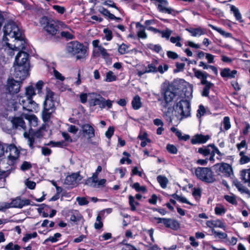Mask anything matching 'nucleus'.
<instances>
[{
    "label": "nucleus",
    "mask_w": 250,
    "mask_h": 250,
    "mask_svg": "<svg viewBox=\"0 0 250 250\" xmlns=\"http://www.w3.org/2000/svg\"><path fill=\"white\" fill-rule=\"evenodd\" d=\"M36 93L33 86L26 88L25 93L22 96H16L9 94L7 95L8 104L14 108V111L22 109L30 112L37 111L38 109V104L34 102L32 97Z\"/></svg>",
    "instance_id": "f257e3e1"
},
{
    "label": "nucleus",
    "mask_w": 250,
    "mask_h": 250,
    "mask_svg": "<svg viewBox=\"0 0 250 250\" xmlns=\"http://www.w3.org/2000/svg\"><path fill=\"white\" fill-rule=\"evenodd\" d=\"M5 151L9 154L7 157L0 161V179L8 176L13 172L19 161L20 151L14 145L10 144Z\"/></svg>",
    "instance_id": "f03ea898"
},
{
    "label": "nucleus",
    "mask_w": 250,
    "mask_h": 250,
    "mask_svg": "<svg viewBox=\"0 0 250 250\" xmlns=\"http://www.w3.org/2000/svg\"><path fill=\"white\" fill-rule=\"evenodd\" d=\"M3 32L4 36L3 40L4 41L8 40L7 37V36L11 38H15V40L21 41V45L17 47L15 45L13 46L9 43L5 42L6 46L10 50L9 54L10 56H13L14 54L13 52L14 50H19L25 49V41H23V32L15 22L11 21L6 24L3 28Z\"/></svg>",
    "instance_id": "7ed1b4c3"
},
{
    "label": "nucleus",
    "mask_w": 250,
    "mask_h": 250,
    "mask_svg": "<svg viewBox=\"0 0 250 250\" xmlns=\"http://www.w3.org/2000/svg\"><path fill=\"white\" fill-rule=\"evenodd\" d=\"M28 57V54L24 51L20 52L15 57L14 75L21 81L24 80L28 75L29 69Z\"/></svg>",
    "instance_id": "20e7f679"
},
{
    "label": "nucleus",
    "mask_w": 250,
    "mask_h": 250,
    "mask_svg": "<svg viewBox=\"0 0 250 250\" xmlns=\"http://www.w3.org/2000/svg\"><path fill=\"white\" fill-rule=\"evenodd\" d=\"M161 93L163 96L164 101L162 103L163 112L166 120L170 123L172 122L171 106L172 102V83L165 81L161 85Z\"/></svg>",
    "instance_id": "39448f33"
},
{
    "label": "nucleus",
    "mask_w": 250,
    "mask_h": 250,
    "mask_svg": "<svg viewBox=\"0 0 250 250\" xmlns=\"http://www.w3.org/2000/svg\"><path fill=\"white\" fill-rule=\"evenodd\" d=\"M185 96H181L177 98L176 103L173 105V112L178 119L182 120L191 116V106L190 101Z\"/></svg>",
    "instance_id": "423d86ee"
},
{
    "label": "nucleus",
    "mask_w": 250,
    "mask_h": 250,
    "mask_svg": "<svg viewBox=\"0 0 250 250\" xmlns=\"http://www.w3.org/2000/svg\"><path fill=\"white\" fill-rule=\"evenodd\" d=\"M193 87L183 79H175L173 81V98L176 95L185 96L188 99L192 98Z\"/></svg>",
    "instance_id": "0eeeda50"
},
{
    "label": "nucleus",
    "mask_w": 250,
    "mask_h": 250,
    "mask_svg": "<svg viewBox=\"0 0 250 250\" xmlns=\"http://www.w3.org/2000/svg\"><path fill=\"white\" fill-rule=\"evenodd\" d=\"M46 90L45 99L43 104V110L42 113V119L45 122H47L50 119L51 114L55 109L54 101V93L49 88H46Z\"/></svg>",
    "instance_id": "6e6552de"
},
{
    "label": "nucleus",
    "mask_w": 250,
    "mask_h": 250,
    "mask_svg": "<svg viewBox=\"0 0 250 250\" xmlns=\"http://www.w3.org/2000/svg\"><path fill=\"white\" fill-rule=\"evenodd\" d=\"M65 49L67 53L71 56H74L77 55V60L83 58L86 55V49L83 44L78 41H71L68 42Z\"/></svg>",
    "instance_id": "1a4fd4ad"
},
{
    "label": "nucleus",
    "mask_w": 250,
    "mask_h": 250,
    "mask_svg": "<svg viewBox=\"0 0 250 250\" xmlns=\"http://www.w3.org/2000/svg\"><path fill=\"white\" fill-rule=\"evenodd\" d=\"M195 174L198 179L206 183H213L216 181L215 176L210 167H198L195 170Z\"/></svg>",
    "instance_id": "9d476101"
},
{
    "label": "nucleus",
    "mask_w": 250,
    "mask_h": 250,
    "mask_svg": "<svg viewBox=\"0 0 250 250\" xmlns=\"http://www.w3.org/2000/svg\"><path fill=\"white\" fill-rule=\"evenodd\" d=\"M40 22L42 25H44L43 28L48 35L54 36L59 34V27L55 21L43 16L41 18Z\"/></svg>",
    "instance_id": "9b49d317"
},
{
    "label": "nucleus",
    "mask_w": 250,
    "mask_h": 250,
    "mask_svg": "<svg viewBox=\"0 0 250 250\" xmlns=\"http://www.w3.org/2000/svg\"><path fill=\"white\" fill-rule=\"evenodd\" d=\"M21 84L18 81H15L14 79H8L7 81V83L6 85V90L8 91L9 93L5 94V99L3 101V104L5 106H6L7 110H14V108L9 106L8 104V99L7 95L11 94V95H14V94L18 93L20 90Z\"/></svg>",
    "instance_id": "f8f14e48"
},
{
    "label": "nucleus",
    "mask_w": 250,
    "mask_h": 250,
    "mask_svg": "<svg viewBox=\"0 0 250 250\" xmlns=\"http://www.w3.org/2000/svg\"><path fill=\"white\" fill-rule=\"evenodd\" d=\"M82 179V177L79 172L73 173L70 175L67 176L64 181V184L71 188L76 187Z\"/></svg>",
    "instance_id": "ddd939ff"
},
{
    "label": "nucleus",
    "mask_w": 250,
    "mask_h": 250,
    "mask_svg": "<svg viewBox=\"0 0 250 250\" xmlns=\"http://www.w3.org/2000/svg\"><path fill=\"white\" fill-rule=\"evenodd\" d=\"M214 167L216 172H221L227 177L230 176L232 172V167L227 163L216 164Z\"/></svg>",
    "instance_id": "4468645a"
},
{
    "label": "nucleus",
    "mask_w": 250,
    "mask_h": 250,
    "mask_svg": "<svg viewBox=\"0 0 250 250\" xmlns=\"http://www.w3.org/2000/svg\"><path fill=\"white\" fill-rule=\"evenodd\" d=\"M9 204L10 208H21L24 206L29 205L30 201L29 199L22 200L20 197H17L13 199Z\"/></svg>",
    "instance_id": "2eb2a0df"
},
{
    "label": "nucleus",
    "mask_w": 250,
    "mask_h": 250,
    "mask_svg": "<svg viewBox=\"0 0 250 250\" xmlns=\"http://www.w3.org/2000/svg\"><path fill=\"white\" fill-rule=\"evenodd\" d=\"M210 139L208 135H204L202 134H196L191 139L192 145L205 144Z\"/></svg>",
    "instance_id": "dca6fc26"
},
{
    "label": "nucleus",
    "mask_w": 250,
    "mask_h": 250,
    "mask_svg": "<svg viewBox=\"0 0 250 250\" xmlns=\"http://www.w3.org/2000/svg\"><path fill=\"white\" fill-rule=\"evenodd\" d=\"M13 127L19 130H26V125L25 122L21 117H14L11 121Z\"/></svg>",
    "instance_id": "f3484780"
},
{
    "label": "nucleus",
    "mask_w": 250,
    "mask_h": 250,
    "mask_svg": "<svg viewBox=\"0 0 250 250\" xmlns=\"http://www.w3.org/2000/svg\"><path fill=\"white\" fill-rule=\"evenodd\" d=\"M192 71L194 73V76L198 79L200 80L201 84L207 81L208 77H210L211 76L207 73L206 71H203L200 70H198L196 68H193Z\"/></svg>",
    "instance_id": "a211bd4d"
},
{
    "label": "nucleus",
    "mask_w": 250,
    "mask_h": 250,
    "mask_svg": "<svg viewBox=\"0 0 250 250\" xmlns=\"http://www.w3.org/2000/svg\"><path fill=\"white\" fill-rule=\"evenodd\" d=\"M83 134L86 135L89 139L93 138L95 136V130L89 124H85L81 126Z\"/></svg>",
    "instance_id": "6ab92c4d"
},
{
    "label": "nucleus",
    "mask_w": 250,
    "mask_h": 250,
    "mask_svg": "<svg viewBox=\"0 0 250 250\" xmlns=\"http://www.w3.org/2000/svg\"><path fill=\"white\" fill-rule=\"evenodd\" d=\"M237 71L236 70H231L229 68H225L220 72L221 76L222 78H227L229 79L234 78Z\"/></svg>",
    "instance_id": "aec40b11"
},
{
    "label": "nucleus",
    "mask_w": 250,
    "mask_h": 250,
    "mask_svg": "<svg viewBox=\"0 0 250 250\" xmlns=\"http://www.w3.org/2000/svg\"><path fill=\"white\" fill-rule=\"evenodd\" d=\"M207 226L210 228H219L225 229L226 226L220 219L216 220H208L206 222Z\"/></svg>",
    "instance_id": "412c9836"
},
{
    "label": "nucleus",
    "mask_w": 250,
    "mask_h": 250,
    "mask_svg": "<svg viewBox=\"0 0 250 250\" xmlns=\"http://www.w3.org/2000/svg\"><path fill=\"white\" fill-rule=\"evenodd\" d=\"M186 30L191 34L193 37L200 36L206 34V31L205 29L198 27L197 28L190 27Z\"/></svg>",
    "instance_id": "4be33fe9"
},
{
    "label": "nucleus",
    "mask_w": 250,
    "mask_h": 250,
    "mask_svg": "<svg viewBox=\"0 0 250 250\" xmlns=\"http://www.w3.org/2000/svg\"><path fill=\"white\" fill-rule=\"evenodd\" d=\"M201 84L204 85V87L203 89V91L201 93L202 96L206 97H208L210 89L212 87L214 86V83L210 82L207 81L201 83Z\"/></svg>",
    "instance_id": "5701e85b"
},
{
    "label": "nucleus",
    "mask_w": 250,
    "mask_h": 250,
    "mask_svg": "<svg viewBox=\"0 0 250 250\" xmlns=\"http://www.w3.org/2000/svg\"><path fill=\"white\" fill-rule=\"evenodd\" d=\"M104 98L99 95L98 97L91 99L89 102V105L90 106L98 105L100 108H104Z\"/></svg>",
    "instance_id": "b1692460"
},
{
    "label": "nucleus",
    "mask_w": 250,
    "mask_h": 250,
    "mask_svg": "<svg viewBox=\"0 0 250 250\" xmlns=\"http://www.w3.org/2000/svg\"><path fill=\"white\" fill-rule=\"evenodd\" d=\"M93 54L95 56H99L100 55H101L102 57L105 60L109 59L110 56L107 50L101 45L98 47V50H94L93 51Z\"/></svg>",
    "instance_id": "393cba45"
},
{
    "label": "nucleus",
    "mask_w": 250,
    "mask_h": 250,
    "mask_svg": "<svg viewBox=\"0 0 250 250\" xmlns=\"http://www.w3.org/2000/svg\"><path fill=\"white\" fill-rule=\"evenodd\" d=\"M168 2L166 0H161L158 4V9L160 11L164 13L171 14V9L168 8Z\"/></svg>",
    "instance_id": "a878e982"
},
{
    "label": "nucleus",
    "mask_w": 250,
    "mask_h": 250,
    "mask_svg": "<svg viewBox=\"0 0 250 250\" xmlns=\"http://www.w3.org/2000/svg\"><path fill=\"white\" fill-rule=\"evenodd\" d=\"M24 137L27 139L28 144L31 149H33L35 147L36 144V138L30 134H28L26 132H24Z\"/></svg>",
    "instance_id": "bb28decb"
},
{
    "label": "nucleus",
    "mask_w": 250,
    "mask_h": 250,
    "mask_svg": "<svg viewBox=\"0 0 250 250\" xmlns=\"http://www.w3.org/2000/svg\"><path fill=\"white\" fill-rule=\"evenodd\" d=\"M230 11L232 12L236 20L240 22H244V21L242 19L241 14L240 13L238 8L233 5H230Z\"/></svg>",
    "instance_id": "cd10ccee"
},
{
    "label": "nucleus",
    "mask_w": 250,
    "mask_h": 250,
    "mask_svg": "<svg viewBox=\"0 0 250 250\" xmlns=\"http://www.w3.org/2000/svg\"><path fill=\"white\" fill-rule=\"evenodd\" d=\"M136 27L138 29L137 35L139 38L146 39L147 35L145 32V27L139 22H137Z\"/></svg>",
    "instance_id": "c85d7f7f"
},
{
    "label": "nucleus",
    "mask_w": 250,
    "mask_h": 250,
    "mask_svg": "<svg viewBox=\"0 0 250 250\" xmlns=\"http://www.w3.org/2000/svg\"><path fill=\"white\" fill-rule=\"evenodd\" d=\"M173 133L178 137L179 141H187L190 138V136L188 134L182 135V133L180 130H178L175 127L173 126Z\"/></svg>",
    "instance_id": "c756f323"
},
{
    "label": "nucleus",
    "mask_w": 250,
    "mask_h": 250,
    "mask_svg": "<svg viewBox=\"0 0 250 250\" xmlns=\"http://www.w3.org/2000/svg\"><path fill=\"white\" fill-rule=\"evenodd\" d=\"M98 175L97 173H93L92 177L89 178L86 181L85 184L93 188L96 187V183L97 182Z\"/></svg>",
    "instance_id": "7c9ffc66"
},
{
    "label": "nucleus",
    "mask_w": 250,
    "mask_h": 250,
    "mask_svg": "<svg viewBox=\"0 0 250 250\" xmlns=\"http://www.w3.org/2000/svg\"><path fill=\"white\" fill-rule=\"evenodd\" d=\"M131 104L134 109H139L142 106L140 97L138 95L135 96L132 101Z\"/></svg>",
    "instance_id": "2f4dec72"
},
{
    "label": "nucleus",
    "mask_w": 250,
    "mask_h": 250,
    "mask_svg": "<svg viewBox=\"0 0 250 250\" xmlns=\"http://www.w3.org/2000/svg\"><path fill=\"white\" fill-rule=\"evenodd\" d=\"M25 118L28 120L29 125L31 127H35L38 125V119L36 116L32 115H25Z\"/></svg>",
    "instance_id": "473e14b6"
},
{
    "label": "nucleus",
    "mask_w": 250,
    "mask_h": 250,
    "mask_svg": "<svg viewBox=\"0 0 250 250\" xmlns=\"http://www.w3.org/2000/svg\"><path fill=\"white\" fill-rule=\"evenodd\" d=\"M245 153L246 152L244 151H241L239 152V156H240L239 163L241 165H244L250 162V157L245 155Z\"/></svg>",
    "instance_id": "72a5a7b5"
},
{
    "label": "nucleus",
    "mask_w": 250,
    "mask_h": 250,
    "mask_svg": "<svg viewBox=\"0 0 250 250\" xmlns=\"http://www.w3.org/2000/svg\"><path fill=\"white\" fill-rule=\"evenodd\" d=\"M154 220H156L157 223H158V224L162 223L167 228L170 227V226H171V219H170L154 217Z\"/></svg>",
    "instance_id": "f704fd0d"
},
{
    "label": "nucleus",
    "mask_w": 250,
    "mask_h": 250,
    "mask_svg": "<svg viewBox=\"0 0 250 250\" xmlns=\"http://www.w3.org/2000/svg\"><path fill=\"white\" fill-rule=\"evenodd\" d=\"M209 26L213 30H214L219 33L221 35L225 36V37L229 38L231 36V34L229 32H226L224 31L222 28L217 27L213 25L209 24Z\"/></svg>",
    "instance_id": "c9c22d12"
},
{
    "label": "nucleus",
    "mask_w": 250,
    "mask_h": 250,
    "mask_svg": "<svg viewBox=\"0 0 250 250\" xmlns=\"http://www.w3.org/2000/svg\"><path fill=\"white\" fill-rule=\"evenodd\" d=\"M209 147H210V146H208V145L207 146L200 147L198 148V152L205 157L209 155L211 151Z\"/></svg>",
    "instance_id": "e433bc0d"
},
{
    "label": "nucleus",
    "mask_w": 250,
    "mask_h": 250,
    "mask_svg": "<svg viewBox=\"0 0 250 250\" xmlns=\"http://www.w3.org/2000/svg\"><path fill=\"white\" fill-rule=\"evenodd\" d=\"M173 198L176 199L177 200L180 201L183 203H186L187 204L191 205V206H195L190 202H189L185 197L179 196L177 195L176 193H173Z\"/></svg>",
    "instance_id": "4c0bfd02"
},
{
    "label": "nucleus",
    "mask_w": 250,
    "mask_h": 250,
    "mask_svg": "<svg viewBox=\"0 0 250 250\" xmlns=\"http://www.w3.org/2000/svg\"><path fill=\"white\" fill-rule=\"evenodd\" d=\"M192 196L195 199L199 201L201 197L202 191L199 188H194L192 191Z\"/></svg>",
    "instance_id": "58836bf2"
},
{
    "label": "nucleus",
    "mask_w": 250,
    "mask_h": 250,
    "mask_svg": "<svg viewBox=\"0 0 250 250\" xmlns=\"http://www.w3.org/2000/svg\"><path fill=\"white\" fill-rule=\"evenodd\" d=\"M99 12L104 16L108 17L109 19H113L114 15L109 12L107 9L102 7L99 10Z\"/></svg>",
    "instance_id": "ea45409f"
},
{
    "label": "nucleus",
    "mask_w": 250,
    "mask_h": 250,
    "mask_svg": "<svg viewBox=\"0 0 250 250\" xmlns=\"http://www.w3.org/2000/svg\"><path fill=\"white\" fill-rule=\"evenodd\" d=\"M158 183L160 184L161 187L164 188L167 187L168 180L167 178L161 175H159L157 178Z\"/></svg>",
    "instance_id": "a19ab883"
},
{
    "label": "nucleus",
    "mask_w": 250,
    "mask_h": 250,
    "mask_svg": "<svg viewBox=\"0 0 250 250\" xmlns=\"http://www.w3.org/2000/svg\"><path fill=\"white\" fill-rule=\"evenodd\" d=\"M103 226V223L102 221V218L100 214H99L96 218V222L94 224L95 229H101Z\"/></svg>",
    "instance_id": "79ce46f5"
},
{
    "label": "nucleus",
    "mask_w": 250,
    "mask_h": 250,
    "mask_svg": "<svg viewBox=\"0 0 250 250\" xmlns=\"http://www.w3.org/2000/svg\"><path fill=\"white\" fill-rule=\"evenodd\" d=\"M206 113V110L203 104H200L199 106L198 109L197 111L196 116L198 118H200L204 116Z\"/></svg>",
    "instance_id": "37998d69"
},
{
    "label": "nucleus",
    "mask_w": 250,
    "mask_h": 250,
    "mask_svg": "<svg viewBox=\"0 0 250 250\" xmlns=\"http://www.w3.org/2000/svg\"><path fill=\"white\" fill-rule=\"evenodd\" d=\"M224 128L226 130H229L231 127L229 117L225 116L223 119Z\"/></svg>",
    "instance_id": "c03bdc74"
},
{
    "label": "nucleus",
    "mask_w": 250,
    "mask_h": 250,
    "mask_svg": "<svg viewBox=\"0 0 250 250\" xmlns=\"http://www.w3.org/2000/svg\"><path fill=\"white\" fill-rule=\"evenodd\" d=\"M129 46L123 43L118 47V52L120 54H125L127 52Z\"/></svg>",
    "instance_id": "a18cd8bd"
},
{
    "label": "nucleus",
    "mask_w": 250,
    "mask_h": 250,
    "mask_svg": "<svg viewBox=\"0 0 250 250\" xmlns=\"http://www.w3.org/2000/svg\"><path fill=\"white\" fill-rule=\"evenodd\" d=\"M116 79V77L112 71H110L106 73V82H111L115 81Z\"/></svg>",
    "instance_id": "49530a36"
},
{
    "label": "nucleus",
    "mask_w": 250,
    "mask_h": 250,
    "mask_svg": "<svg viewBox=\"0 0 250 250\" xmlns=\"http://www.w3.org/2000/svg\"><path fill=\"white\" fill-rule=\"evenodd\" d=\"M37 236V233L36 232H34L32 233H27L23 237L22 241L24 242L28 241L31 238H36Z\"/></svg>",
    "instance_id": "de8ad7c7"
},
{
    "label": "nucleus",
    "mask_w": 250,
    "mask_h": 250,
    "mask_svg": "<svg viewBox=\"0 0 250 250\" xmlns=\"http://www.w3.org/2000/svg\"><path fill=\"white\" fill-rule=\"evenodd\" d=\"M215 213L217 215H222L226 212V209L223 207H216L214 208Z\"/></svg>",
    "instance_id": "09e8293b"
},
{
    "label": "nucleus",
    "mask_w": 250,
    "mask_h": 250,
    "mask_svg": "<svg viewBox=\"0 0 250 250\" xmlns=\"http://www.w3.org/2000/svg\"><path fill=\"white\" fill-rule=\"evenodd\" d=\"M157 68L153 63L149 64L145 69V72H157Z\"/></svg>",
    "instance_id": "8fccbe9b"
},
{
    "label": "nucleus",
    "mask_w": 250,
    "mask_h": 250,
    "mask_svg": "<svg viewBox=\"0 0 250 250\" xmlns=\"http://www.w3.org/2000/svg\"><path fill=\"white\" fill-rule=\"evenodd\" d=\"M32 167L31 164L27 161H24L21 165L20 168L22 171H26L29 170Z\"/></svg>",
    "instance_id": "3c124183"
},
{
    "label": "nucleus",
    "mask_w": 250,
    "mask_h": 250,
    "mask_svg": "<svg viewBox=\"0 0 250 250\" xmlns=\"http://www.w3.org/2000/svg\"><path fill=\"white\" fill-rule=\"evenodd\" d=\"M238 190L241 193H246L250 196V191L245 187L243 186L241 184H239L236 186Z\"/></svg>",
    "instance_id": "603ef678"
},
{
    "label": "nucleus",
    "mask_w": 250,
    "mask_h": 250,
    "mask_svg": "<svg viewBox=\"0 0 250 250\" xmlns=\"http://www.w3.org/2000/svg\"><path fill=\"white\" fill-rule=\"evenodd\" d=\"M132 187L138 192L142 191L143 192H145L146 191V187L144 186H140L138 183H134Z\"/></svg>",
    "instance_id": "864d4df0"
},
{
    "label": "nucleus",
    "mask_w": 250,
    "mask_h": 250,
    "mask_svg": "<svg viewBox=\"0 0 250 250\" xmlns=\"http://www.w3.org/2000/svg\"><path fill=\"white\" fill-rule=\"evenodd\" d=\"M129 205L131 207V210H132V211L135 210L136 207L135 206V204L138 205V203L135 201L134 198L131 195H130L129 196Z\"/></svg>",
    "instance_id": "5fc2aeb1"
},
{
    "label": "nucleus",
    "mask_w": 250,
    "mask_h": 250,
    "mask_svg": "<svg viewBox=\"0 0 250 250\" xmlns=\"http://www.w3.org/2000/svg\"><path fill=\"white\" fill-rule=\"evenodd\" d=\"M212 232L216 236L219 237L220 239H225L227 237V233L223 232H218L214 230V229H212Z\"/></svg>",
    "instance_id": "6e6d98bb"
},
{
    "label": "nucleus",
    "mask_w": 250,
    "mask_h": 250,
    "mask_svg": "<svg viewBox=\"0 0 250 250\" xmlns=\"http://www.w3.org/2000/svg\"><path fill=\"white\" fill-rule=\"evenodd\" d=\"M224 199L229 203L234 205L236 204V201L235 197L229 195H225Z\"/></svg>",
    "instance_id": "4d7b16f0"
},
{
    "label": "nucleus",
    "mask_w": 250,
    "mask_h": 250,
    "mask_svg": "<svg viewBox=\"0 0 250 250\" xmlns=\"http://www.w3.org/2000/svg\"><path fill=\"white\" fill-rule=\"evenodd\" d=\"M171 31L170 30L167 29L160 31L159 35L163 38H165L167 39H168L171 35Z\"/></svg>",
    "instance_id": "13d9d810"
},
{
    "label": "nucleus",
    "mask_w": 250,
    "mask_h": 250,
    "mask_svg": "<svg viewBox=\"0 0 250 250\" xmlns=\"http://www.w3.org/2000/svg\"><path fill=\"white\" fill-rule=\"evenodd\" d=\"M76 201L78 202L79 205L80 206L86 205H87L89 203V202L85 197H78L76 198Z\"/></svg>",
    "instance_id": "bf43d9fd"
},
{
    "label": "nucleus",
    "mask_w": 250,
    "mask_h": 250,
    "mask_svg": "<svg viewBox=\"0 0 250 250\" xmlns=\"http://www.w3.org/2000/svg\"><path fill=\"white\" fill-rule=\"evenodd\" d=\"M176 69L174 70V72L177 73L183 71L185 68V64L184 62L179 63L177 62L175 64Z\"/></svg>",
    "instance_id": "052dcab7"
},
{
    "label": "nucleus",
    "mask_w": 250,
    "mask_h": 250,
    "mask_svg": "<svg viewBox=\"0 0 250 250\" xmlns=\"http://www.w3.org/2000/svg\"><path fill=\"white\" fill-rule=\"evenodd\" d=\"M61 36L67 40H71L74 38V36L68 31H62L61 33Z\"/></svg>",
    "instance_id": "680f3d73"
},
{
    "label": "nucleus",
    "mask_w": 250,
    "mask_h": 250,
    "mask_svg": "<svg viewBox=\"0 0 250 250\" xmlns=\"http://www.w3.org/2000/svg\"><path fill=\"white\" fill-rule=\"evenodd\" d=\"M182 38L179 36L173 37V43L175 44V45L178 47H181L182 44L181 43Z\"/></svg>",
    "instance_id": "e2e57ef3"
},
{
    "label": "nucleus",
    "mask_w": 250,
    "mask_h": 250,
    "mask_svg": "<svg viewBox=\"0 0 250 250\" xmlns=\"http://www.w3.org/2000/svg\"><path fill=\"white\" fill-rule=\"evenodd\" d=\"M173 205H174L176 208L178 213L181 216H184L185 215V210L181 208L177 204L176 202L173 200Z\"/></svg>",
    "instance_id": "0e129e2a"
},
{
    "label": "nucleus",
    "mask_w": 250,
    "mask_h": 250,
    "mask_svg": "<svg viewBox=\"0 0 250 250\" xmlns=\"http://www.w3.org/2000/svg\"><path fill=\"white\" fill-rule=\"evenodd\" d=\"M208 146H210L212 148V150L214 152L215 154H218L220 157H222L223 155V154L222 153L218 148L215 146L214 144H210L208 145Z\"/></svg>",
    "instance_id": "69168bd1"
},
{
    "label": "nucleus",
    "mask_w": 250,
    "mask_h": 250,
    "mask_svg": "<svg viewBox=\"0 0 250 250\" xmlns=\"http://www.w3.org/2000/svg\"><path fill=\"white\" fill-rule=\"evenodd\" d=\"M104 33L107 41H110L112 39V33L111 30L108 29H104Z\"/></svg>",
    "instance_id": "338daca9"
},
{
    "label": "nucleus",
    "mask_w": 250,
    "mask_h": 250,
    "mask_svg": "<svg viewBox=\"0 0 250 250\" xmlns=\"http://www.w3.org/2000/svg\"><path fill=\"white\" fill-rule=\"evenodd\" d=\"M10 208L9 203L1 202L0 203V211H4L8 208Z\"/></svg>",
    "instance_id": "774afa93"
}]
</instances>
